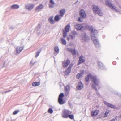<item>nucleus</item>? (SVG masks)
Listing matches in <instances>:
<instances>
[{
    "label": "nucleus",
    "mask_w": 121,
    "mask_h": 121,
    "mask_svg": "<svg viewBox=\"0 0 121 121\" xmlns=\"http://www.w3.org/2000/svg\"><path fill=\"white\" fill-rule=\"evenodd\" d=\"M70 28V24L68 23L65 27V31L66 32H68L69 31Z\"/></svg>",
    "instance_id": "nucleus-19"
},
{
    "label": "nucleus",
    "mask_w": 121,
    "mask_h": 121,
    "mask_svg": "<svg viewBox=\"0 0 121 121\" xmlns=\"http://www.w3.org/2000/svg\"><path fill=\"white\" fill-rule=\"evenodd\" d=\"M83 20L82 19V18L79 17L78 18V21L80 22H82Z\"/></svg>",
    "instance_id": "nucleus-38"
},
{
    "label": "nucleus",
    "mask_w": 121,
    "mask_h": 121,
    "mask_svg": "<svg viewBox=\"0 0 121 121\" xmlns=\"http://www.w3.org/2000/svg\"><path fill=\"white\" fill-rule=\"evenodd\" d=\"M70 88L69 86L68 85H67L65 88L66 92L68 93L69 92Z\"/></svg>",
    "instance_id": "nucleus-28"
},
{
    "label": "nucleus",
    "mask_w": 121,
    "mask_h": 121,
    "mask_svg": "<svg viewBox=\"0 0 121 121\" xmlns=\"http://www.w3.org/2000/svg\"><path fill=\"white\" fill-rule=\"evenodd\" d=\"M19 7V6L17 4H13L11 6V8L12 9H18Z\"/></svg>",
    "instance_id": "nucleus-20"
},
{
    "label": "nucleus",
    "mask_w": 121,
    "mask_h": 121,
    "mask_svg": "<svg viewBox=\"0 0 121 121\" xmlns=\"http://www.w3.org/2000/svg\"><path fill=\"white\" fill-rule=\"evenodd\" d=\"M60 15L61 16V17H63L64 14V13L65 12V10L64 9H62L60 10Z\"/></svg>",
    "instance_id": "nucleus-25"
},
{
    "label": "nucleus",
    "mask_w": 121,
    "mask_h": 121,
    "mask_svg": "<svg viewBox=\"0 0 121 121\" xmlns=\"http://www.w3.org/2000/svg\"><path fill=\"white\" fill-rule=\"evenodd\" d=\"M62 17L60 15H57L55 17L54 20L56 21H58Z\"/></svg>",
    "instance_id": "nucleus-15"
},
{
    "label": "nucleus",
    "mask_w": 121,
    "mask_h": 121,
    "mask_svg": "<svg viewBox=\"0 0 121 121\" xmlns=\"http://www.w3.org/2000/svg\"><path fill=\"white\" fill-rule=\"evenodd\" d=\"M63 93H61L59 95L58 100V103L60 104H62L64 103V102L62 98L64 96Z\"/></svg>",
    "instance_id": "nucleus-5"
},
{
    "label": "nucleus",
    "mask_w": 121,
    "mask_h": 121,
    "mask_svg": "<svg viewBox=\"0 0 121 121\" xmlns=\"http://www.w3.org/2000/svg\"><path fill=\"white\" fill-rule=\"evenodd\" d=\"M73 66V65L71 64L66 69L65 72L66 75H68L70 72L71 68Z\"/></svg>",
    "instance_id": "nucleus-7"
},
{
    "label": "nucleus",
    "mask_w": 121,
    "mask_h": 121,
    "mask_svg": "<svg viewBox=\"0 0 121 121\" xmlns=\"http://www.w3.org/2000/svg\"><path fill=\"white\" fill-rule=\"evenodd\" d=\"M23 47L22 46L20 47L18 46L17 47L16 49L17 53H20L23 49Z\"/></svg>",
    "instance_id": "nucleus-13"
},
{
    "label": "nucleus",
    "mask_w": 121,
    "mask_h": 121,
    "mask_svg": "<svg viewBox=\"0 0 121 121\" xmlns=\"http://www.w3.org/2000/svg\"><path fill=\"white\" fill-rule=\"evenodd\" d=\"M18 111H15L13 112V115L16 114L18 113Z\"/></svg>",
    "instance_id": "nucleus-39"
},
{
    "label": "nucleus",
    "mask_w": 121,
    "mask_h": 121,
    "mask_svg": "<svg viewBox=\"0 0 121 121\" xmlns=\"http://www.w3.org/2000/svg\"><path fill=\"white\" fill-rule=\"evenodd\" d=\"M67 49L68 51L71 52L73 55H74L76 54L78 55V52L77 51H76L74 49L67 48Z\"/></svg>",
    "instance_id": "nucleus-11"
},
{
    "label": "nucleus",
    "mask_w": 121,
    "mask_h": 121,
    "mask_svg": "<svg viewBox=\"0 0 121 121\" xmlns=\"http://www.w3.org/2000/svg\"><path fill=\"white\" fill-rule=\"evenodd\" d=\"M89 29L91 31V33L92 32L94 34L97 33V31L96 30H95L91 26H90L89 27Z\"/></svg>",
    "instance_id": "nucleus-16"
},
{
    "label": "nucleus",
    "mask_w": 121,
    "mask_h": 121,
    "mask_svg": "<svg viewBox=\"0 0 121 121\" xmlns=\"http://www.w3.org/2000/svg\"><path fill=\"white\" fill-rule=\"evenodd\" d=\"M115 121V119H112V120H110L109 121Z\"/></svg>",
    "instance_id": "nucleus-42"
},
{
    "label": "nucleus",
    "mask_w": 121,
    "mask_h": 121,
    "mask_svg": "<svg viewBox=\"0 0 121 121\" xmlns=\"http://www.w3.org/2000/svg\"><path fill=\"white\" fill-rule=\"evenodd\" d=\"M91 38L92 39H93V42L95 45V46H96L97 45L99 44V42L97 40V39L96 38V37L94 39H93V37H91Z\"/></svg>",
    "instance_id": "nucleus-18"
},
{
    "label": "nucleus",
    "mask_w": 121,
    "mask_h": 121,
    "mask_svg": "<svg viewBox=\"0 0 121 121\" xmlns=\"http://www.w3.org/2000/svg\"><path fill=\"white\" fill-rule=\"evenodd\" d=\"M70 63V61L69 60H67L62 62L63 67L64 68L66 67Z\"/></svg>",
    "instance_id": "nucleus-12"
},
{
    "label": "nucleus",
    "mask_w": 121,
    "mask_h": 121,
    "mask_svg": "<svg viewBox=\"0 0 121 121\" xmlns=\"http://www.w3.org/2000/svg\"><path fill=\"white\" fill-rule=\"evenodd\" d=\"M93 11L95 13L97 14L100 16H102L103 15V13L101 10L96 6H93Z\"/></svg>",
    "instance_id": "nucleus-3"
},
{
    "label": "nucleus",
    "mask_w": 121,
    "mask_h": 121,
    "mask_svg": "<svg viewBox=\"0 0 121 121\" xmlns=\"http://www.w3.org/2000/svg\"><path fill=\"white\" fill-rule=\"evenodd\" d=\"M83 86V85L82 83L81 82H80L78 83V85L77 87V88L79 89H81L82 88Z\"/></svg>",
    "instance_id": "nucleus-23"
},
{
    "label": "nucleus",
    "mask_w": 121,
    "mask_h": 121,
    "mask_svg": "<svg viewBox=\"0 0 121 121\" xmlns=\"http://www.w3.org/2000/svg\"><path fill=\"white\" fill-rule=\"evenodd\" d=\"M48 112L49 113L51 114L53 113V110L52 108H50L48 110Z\"/></svg>",
    "instance_id": "nucleus-37"
},
{
    "label": "nucleus",
    "mask_w": 121,
    "mask_h": 121,
    "mask_svg": "<svg viewBox=\"0 0 121 121\" xmlns=\"http://www.w3.org/2000/svg\"><path fill=\"white\" fill-rule=\"evenodd\" d=\"M84 61L85 60L83 59V56H80L79 57V60L78 65L84 62Z\"/></svg>",
    "instance_id": "nucleus-14"
},
{
    "label": "nucleus",
    "mask_w": 121,
    "mask_h": 121,
    "mask_svg": "<svg viewBox=\"0 0 121 121\" xmlns=\"http://www.w3.org/2000/svg\"><path fill=\"white\" fill-rule=\"evenodd\" d=\"M83 40L85 41H87L90 39V38L87 36L86 35L82 37Z\"/></svg>",
    "instance_id": "nucleus-22"
},
{
    "label": "nucleus",
    "mask_w": 121,
    "mask_h": 121,
    "mask_svg": "<svg viewBox=\"0 0 121 121\" xmlns=\"http://www.w3.org/2000/svg\"><path fill=\"white\" fill-rule=\"evenodd\" d=\"M113 65H115L116 64V62L115 61H114L113 62Z\"/></svg>",
    "instance_id": "nucleus-41"
},
{
    "label": "nucleus",
    "mask_w": 121,
    "mask_h": 121,
    "mask_svg": "<svg viewBox=\"0 0 121 121\" xmlns=\"http://www.w3.org/2000/svg\"><path fill=\"white\" fill-rule=\"evenodd\" d=\"M54 4V3L52 0H50L49 3V6L50 8L52 7Z\"/></svg>",
    "instance_id": "nucleus-24"
},
{
    "label": "nucleus",
    "mask_w": 121,
    "mask_h": 121,
    "mask_svg": "<svg viewBox=\"0 0 121 121\" xmlns=\"http://www.w3.org/2000/svg\"><path fill=\"white\" fill-rule=\"evenodd\" d=\"M109 112V111L107 110L105 113L104 117H106Z\"/></svg>",
    "instance_id": "nucleus-35"
},
{
    "label": "nucleus",
    "mask_w": 121,
    "mask_h": 121,
    "mask_svg": "<svg viewBox=\"0 0 121 121\" xmlns=\"http://www.w3.org/2000/svg\"><path fill=\"white\" fill-rule=\"evenodd\" d=\"M75 28L77 30H83L85 28V27H83L80 24H77L75 26Z\"/></svg>",
    "instance_id": "nucleus-9"
},
{
    "label": "nucleus",
    "mask_w": 121,
    "mask_h": 121,
    "mask_svg": "<svg viewBox=\"0 0 121 121\" xmlns=\"http://www.w3.org/2000/svg\"><path fill=\"white\" fill-rule=\"evenodd\" d=\"M89 79H90L92 81V83L94 84H92V87L95 89L96 87L98 86L99 82L97 79L96 77L91 75V74H89L86 78V81L87 82L88 81Z\"/></svg>",
    "instance_id": "nucleus-1"
},
{
    "label": "nucleus",
    "mask_w": 121,
    "mask_h": 121,
    "mask_svg": "<svg viewBox=\"0 0 121 121\" xmlns=\"http://www.w3.org/2000/svg\"><path fill=\"white\" fill-rule=\"evenodd\" d=\"M61 42L63 45H65L66 44V42L65 39L63 38H61Z\"/></svg>",
    "instance_id": "nucleus-30"
},
{
    "label": "nucleus",
    "mask_w": 121,
    "mask_h": 121,
    "mask_svg": "<svg viewBox=\"0 0 121 121\" xmlns=\"http://www.w3.org/2000/svg\"><path fill=\"white\" fill-rule=\"evenodd\" d=\"M41 52V50H40L39 51H38L36 52L35 54L36 57H37L38 56Z\"/></svg>",
    "instance_id": "nucleus-36"
},
{
    "label": "nucleus",
    "mask_w": 121,
    "mask_h": 121,
    "mask_svg": "<svg viewBox=\"0 0 121 121\" xmlns=\"http://www.w3.org/2000/svg\"><path fill=\"white\" fill-rule=\"evenodd\" d=\"M69 45H70V46H71V43H70V44H69Z\"/></svg>",
    "instance_id": "nucleus-43"
},
{
    "label": "nucleus",
    "mask_w": 121,
    "mask_h": 121,
    "mask_svg": "<svg viewBox=\"0 0 121 121\" xmlns=\"http://www.w3.org/2000/svg\"><path fill=\"white\" fill-rule=\"evenodd\" d=\"M11 91V90H8V91H5V93H6L7 92H9Z\"/></svg>",
    "instance_id": "nucleus-40"
},
{
    "label": "nucleus",
    "mask_w": 121,
    "mask_h": 121,
    "mask_svg": "<svg viewBox=\"0 0 121 121\" xmlns=\"http://www.w3.org/2000/svg\"><path fill=\"white\" fill-rule=\"evenodd\" d=\"M63 37L64 38L65 37L67 36V33L64 30H63Z\"/></svg>",
    "instance_id": "nucleus-32"
},
{
    "label": "nucleus",
    "mask_w": 121,
    "mask_h": 121,
    "mask_svg": "<svg viewBox=\"0 0 121 121\" xmlns=\"http://www.w3.org/2000/svg\"><path fill=\"white\" fill-rule=\"evenodd\" d=\"M54 49L55 51L56 52H58L59 51V49L57 46H56L55 47Z\"/></svg>",
    "instance_id": "nucleus-34"
},
{
    "label": "nucleus",
    "mask_w": 121,
    "mask_h": 121,
    "mask_svg": "<svg viewBox=\"0 0 121 121\" xmlns=\"http://www.w3.org/2000/svg\"><path fill=\"white\" fill-rule=\"evenodd\" d=\"M105 104L108 106L110 107L111 108H114L115 107L113 105H112L106 102L105 103Z\"/></svg>",
    "instance_id": "nucleus-26"
},
{
    "label": "nucleus",
    "mask_w": 121,
    "mask_h": 121,
    "mask_svg": "<svg viewBox=\"0 0 121 121\" xmlns=\"http://www.w3.org/2000/svg\"><path fill=\"white\" fill-rule=\"evenodd\" d=\"M72 112L68 110L64 109L62 111L61 114L62 117L64 118H68V116L69 114H71Z\"/></svg>",
    "instance_id": "nucleus-2"
},
{
    "label": "nucleus",
    "mask_w": 121,
    "mask_h": 121,
    "mask_svg": "<svg viewBox=\"0 0 121 121\" xmlns=\"http://www.w3.org/2000/svg\"><path fill=\"white\" fill-rule=\"evenodd\" d=\"M80 15L83 18H85L86 16V14L85 11L83 9H81L80 11Z\"/></svg>",
    "instance_id": "nucleus-10"
},
{
    "label": "nucleus",
    "mask_w": 121,
    "mask_h": 121,
    "mask_svg": "<svg viewBox=\"0 0 121 121\" xmlns=\"http://www.w3.org/2000/svg\"><path fill=\"white\" fill-rule=\"evenodd\" d=\"M34 5L32 4H26L25 7L29 10H30L34 8Z\"/></svg>",
    "instance_id": "nucleus-6"
},
{
    "label": "nucleus",
    "mask_w": 121,
    "mask_h": 121,
    "mask_svg": "<svg viewBox=\"0 0 121 121\" xmlns=\"http://www.w3.org/2000/svg\"><path fill=\"white\" fill-rule=\"evenodd\" d=\"M75 36H73L71 35H69V37H67V39L69 41V40L70 39H72Z\"/></svg>",
    "instance_id": "nucleus-31"
},
{
    "label": "nucleus",
    "mask_w": 121,
    "mask_h": 121,
    "mask_svg": "<svg viewBox=\"0 0 121 121\" xmlns=\"http://www.w3.org/2000/svg\"><path fill=\"white\" fill-rule=\"evenodd\" d=\"M99 113V111L97 110L92 111L91 112V115L92 116L97 115Z\"/></svg>",
    "instance_id": "nucleus-8"
},
{
    "label": "nucleus",
    "mask_w": 121,
    "mask_h": 121,
    "mask_svg": "<svg viewBox=\"0 0 121 121\" xmlns=\"http://www.w3.org/2000/svg\"><path fill=\"white\" fill-rule=\"evenodd\" d=\"M106 5L108 6L109 8L114 11H117L116 9V7L109 1L108 0L106 1L105 2Z\"/></svg>",
    "instance_id": "nucleus-4"
},
{
    "label": "nucleus",
    "mask_w": 121,
    "mask_h": 121,
    "mask_svg": "<svg viewBox=\"0 0 121 121\" xmlns=\"http://www.w3.org/2000/svg\"><path fill=\"white\" fill-rule=\"evenodd\" d=\"M84 71L82 70L80 71V73L78 74L77 75V78L79 79L82 76L83 74L84 73Z\"/></svg>",
    "instance_id": "nucleus-17"
},
{
    "label": "nucleus",
    "mask_w": 121,
    "mask_h": 121,
    "mask_svg": "<svg viewBox=\"0 0 121 121\" xmlns=\"http://www.w3.org/2000/svg\"><path fill=\"white\" fill-rule=\"evenodd\" d=\"M40 84L39 82H34L33 83L32 85L33 86H35L39 85Z\"/></svg>",
    "instance_id": "nucleus-29"
},
{
    "label": "nucleus",
    "mask_w": 121,
    "mask_h": 121,
    "mask_svg": "<svg viewBox=\"0 0 121 121\" xmlns=\"http://www.w3.org/2000/svg\"><path fill=\"white\" fill-rule=\"evenodd\" d=\"M43 7V6L42 4H40L36 8L35 10L37 11L40 10L42 9Z\"/></svg>",
    "instance_id": "nucleus-21"
},
{
    "label": "nucleus",
    "mask_w": 121,
    "mask_h": 121,
    "mask_svg": "<svg viewBox=\"0 0 121 121\" xmlns=\"http://www.w3.org/2000/svg\"><path fill=\"white\" fill-rule=\"evenodd\" d=\"M69 117V118L71 119H74V115L73 114H69V115L68 116V117Z\"/></svg>",
    "instance_id": "nucleus-33"
},
{
    "label": "nucleus",
    "mask_w": 121,
    "mask_h": 121,
    "mask_svg": "<svg viewBox=\"0 0 121 121\" xmlns=\"http://www.w3.org/2000/svg\"><path fill=\"white\" fill-rule=\"evenodd\" d=\"M53 17H50L48 19V20L52 24L54 23V20L53 19Z\"/></svg>",
    "instance_id": "nucleus-27"
}]
</instances>
